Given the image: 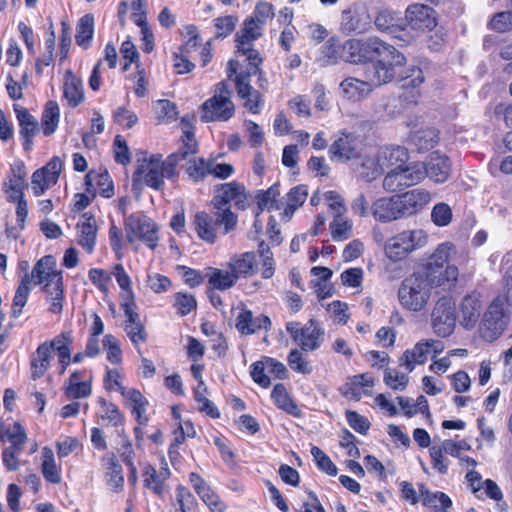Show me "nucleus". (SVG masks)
<instances>
[{"label":"nucleus","mask_w":512,"mask_h":512,"mask_svg":"<svg viewBox=\"0 0 512 512\" xmlns=\"http://www.w3.org/2000/svg\"><path fill=\"white\" fill-rule=\"evenodd\" d=\"M52 358V350L48 341L38 346L31 359V375L33 379L40 378L48 370Z\"/></svg>","instance_id":"34"},{"label":"nucleus","mask_w":512,"mask_h":512,"mask_svg":"<svg viewBox=\"0 0 512 512\" xmlns=\"http://www.w3.org/2000/svg\"><path fill=\"white\" fill-rule=\"evenodd\" d=\"M329 152L332 160L348 161L357 155L356 142L353 137L343 134L332 143Z\"/></svg>","instance_id":"29"},{"label":"nucleus","mask_w":512,"mask_h":512,"mask_svg":"<svg viewBox=\"0 0 512 512\" xmlns=\"http://www.w3.org/2000/svg\"><path fill=\"white\" fill-rule=\"evenodd\" d=\"M43 285L49 312L60 314L63 310L64 285L62 273L56 269V262L51 255L40 258L34 265L31 274L23 275L15 291L11 315L18 318L27 303L31 285Z\"/></svg>","instance_id":"2"},{"label":"nucleus","mask_w":512,"mask_h":512,"mask_svg":"<svg viewBox=\"0 0 512 512\" xmlns=\"http://www.w3.org/2000/svg\"><path fill=\"white\" fill-rule=\"evenodd\" d=\"M78 244L88 253L92 254L97 239V222L91 213H84L82 219L77 223Z\"/></svg>","instance_id":"22"},{"label":"nucleus","mask_w":512,"mask_h":512,"mask_svg":"<svg viewBox=\"0 0 512 512\" xmlns=\"http://www.w3.org/2000/svg\"><path fill=\"white\" fill-rule=\"evenodd\" d=\"M483 310L482 295L472 291L465 295L459 304V321L466 329L475 327Z\"/></svg>","instance_id":"17"},{"label":"nucleus","mask_w":512,"mask_h":512,"mask_svg":"<svg viewBox=\"0 0 512 512\" xmlns=\"http://www.w3.org/2000/svg\"><path fill=\"white\" fill-rule=\"evenodd\" d=\"M63 96L68 105L73 108L80 105L85 99L82 80L71 71H67L64 76Z\"/></svg>","instance_id":"27"},{"label":"nucleus","mask_w":512,"mask_h":512,"mask_svg":"<svg viewBox=\"0 0 512 512\" xmlns=\"http://www.w3.org/2000/svg\"><path fill=\"white\" fill-rule=\"evenodd\" d=\"M308 196L307 187L298 185L293 187L286 195V202L282 207L281 220L289 221L294 212L304 204Z\"/></svg>","instance_id":"32"},{"label":"nucleus","mask_w":512,"mask_h":512,"mask_svg":"<svg viewBox=\"0 0 512 512\" xmlns=\"http://www.w3.org/2000/svg\"><path fill=\"white\" fill-rule=\"evenodd\" d=\"M25 187V181L9 178V180L5 183V193L7 200L9 202H14L16 200L23 199Z\"/></svg>","instance_id":"63"},{"label":"nucleus","mask_w":512,"mask_h":512,"mask_svg":"<svg viewBox=\"0 0 512 512\" xmlns=\"http://www.w3.org/2000/svg\"><path fill=\"white\" fill-rule=\"evenodd\" d=\"M340 45L338 44V41L335 38H330L327 40L323 46L321 47V58L319 61L322 63V65H329L336 62L338 58V51H339Z\"/></svg>","instance_id":"62"},{"label":"nucleus","mask_w":512,"mask_h":512,"mask_svg":"<svg viewBox=\"0 0 512 512\" xmlns=\"http://www.w3.org/2000/svg\"><path fill=\"white\" fill-rule=\"evenodd\" d=\"M352 224L343 217V214L335 215L330 223L331 236L335 241H343L350 237Z\"/></svg>","instance_id":"49"},{"label":"nucleus","mask_w":512,"mask_h":512,"mask_svg":"<svg viewBox=\"0 0 512 512\" xmlns=\"http://www.w3.org/2000/svg\"><path fill=\"white\" fill-rule=\"evenodd\" d=\"M238 18L233 15H226L214 19V27L216 36L225 38L230 35L236 27Z\"/></svg>","instance_id":"58"},{"label":"nucleus","mask_w":512,"mask_h":512,"mask_svg":"<svg viewBox=\"0 0 512 512\" xmlns=\"http://www.w3.org/2000/svg\"><path fill=\"white\" fill-rule=\"evenodd\" d=\"M94 32V18L90 14L84 15L76 27V43L83 47H88Z\"/></svg>","instance_id":"46"},{"label":"nucleus","mask_w":512,"mask_h":512,"mask_svg":"<svg viewBox=\"0 0 512 512\" xmlns=\"http://www.w3.org/2000/svg\"><path fill=\"white\" fill-rule=\"evenodd\" d=\"M144 485L159 496L163 494V480L151 465H147L144 469Z\"/></svg>","instance_id":"61"},{"label":"nucleus","mask_w":512,"mask_h":512,"mask_svg":"<svg viewBox=\"0 0 512 512\" xmlns=\"http://www.w3.org/2000/svg\"><path fill=\"white\" fill-rule=\"evenodd\" d=\"M371 215L376 221L382 223L402 218L396 196L381 197L375 200L371 205Z\"/></svg>","instance_id":"24"},{"label":"nucleus","mask_w":512,"mask_h":512,"mask_svg":"<svg viewBox=\"0 0 512 512\" xmlns=\"http://www.w3.org/2000/svg\"><path fill=\"white\" fill-rule=\"evenodd\" d=\"M455 253V246L450 242H444L438 245L430 257V266L443 267L449 261L452 254Z\"/></svg>","instance_id":"52"},{"label":"nucleus","mask_w":512,"mask_h":512,"mask_svg":"<svg viewBox=\"0 0 512 512\" xmlns=\"http://www.w3.org/2000/svg\"><path fill=\"white\" fill-rule=\"evenodd\" d=\"M383 172V164L382 162H380L378 155L365 156L363 158L359 169V176L361 178H363L367 182H371L375 180Z\"/></svg>","instance_id":"43"},{"label":"nucleus","mask_w":512,"mask_h":512,"mask_svg":"<svg viewBox=\"0 0 512 512\" xmlns=\"http://www.w3.org/2000/svg\"><path fill=\"white\" fill-rule=\"evenodd\" d=\"M401 217H409L422 211L432 200V194L423 188H415L396 196Z\"/></svg>","instance_id":"16"},{"label":"nucleus","mask_w":512,"mask_h":512,"mask_svg":"<svg viewBox=\"0 0 512 512\" xmlns=\"http://www.w3.org/2000/svg\"><path fill=\"white\" fill-rule=\"evenodd\" d=\"M235 84L238 96L245 100L244 107L253 114H258L262 110L264 101L259 91L250 85L248 75L239 73L235 76Z\"/></svg>","instance_id":"20"},{"label":"nucleus","mask_w":512,"mask_h":512,"mask_svg":"<svg viewBox=\"0 0 512 512\" xmlns=\"http://www.w3.org/2000/svg\"><path fill=\"white\" fill-rule=\"evenodd\" d=\"M341 57L350 63L370 60V63H380L383 66L403 67L406 58L394 46L377 37L366 40H349L342 46Z\"/></svg>","instance_id":"4"},{"label":"nucleus","mask_w":512,"mask_h":512,"mask_svg":"<svg viewBox=\"0 0 512 512\" xmlns=\"http://www.w3.org/2000/svg\"><path fill=\"white\" fill-rule=\"evenodd\" d=\"M41 472L43 477L50 483L59 484L61 482L60 469L55 463L54 453L51 448L42 449Z\"/></svg>","instance_id":"38"},{"label":"nucleus","mask_w":512,"mask_h":512,"mask_svg":"<svg viewBox=\"0 0 512 512\" xmlns=\"http://www.w3.org/2000/svg\"><path fill=\"white\" fill-rule=\"evenodd\" d=\"M175 500L180 512H195L197 500L187 487L182 485L176 487Z\"/></svg>","instance_id":"47"},{"label":"nucleus","mask_w":512,"mask_h":512,"mask_svg":"<svg viewBox=\"0 0 512 512\" xmlns=\"http://www.w3.org/2000/svg\"><path fill=\"white\" fill-rule=\"evenodd\" d=\"M124 398L131 408L132 415L135 417L138 424L140 426L147 425L148 416L146 415V409L149 404L148 400L137 389H129L128 392L125 393Z\"/></svg>","instance_id":"31"},{"label":"nucleus","mask_w":512,"mask_h":512,"mask_svg":"<svg viewBox=\"0 0 512 512\" xmlns=\"http://www.w3.org/2000/svg\"><path fill=\"white\" fill-rule=\"evenodd\" d=\"M103 346L107 353V360L111 364L118 365L122 362V351L119 342L112 334L104 336Z\"/></svg>","instance_id":"56"},{"label":"nucleus","mask_w":512,"mask_h":512,"mask_svg":"<svg viewBox=\"0 0 512 512\" xmlns=\"http://www.w3.org/2000/svg\"><path fill=\"white\" fill-rule=\"evenodd\" d=\"M192 225L198 237L208 243L216 241L219 229H221L222 234L224 231V223L218 221L215 211L213 215L205 211L196 212Z\"/></svg>","instance_id":"19"},{"label":"nucleus","mask_w":512,"mask_h":512,"mask_svg":"<svg viewBox=\"0 0 512 512\" xmlns=\"http://www.w3.org/2000/svg\"><path fill=\"white\" fill-rule=\"evenodd\" d=\"M399 77L404 88H416L424 81L423 72L418 67H412L404 74L403 67L383 66L380 63H369L365 71V79L346 77L340 83L341 95L352 102H360L367 98L375 86L391 82Z\"/></svg>","instance_id":"3"},{"label":"nucleus","mask_w":512,"mask_h":512,"mask_svg":"<svg viewBox=\"0 0 512 512\" xmlns=\"http://www.w3.org/2000/svg\"><path fill=\"white\" fill-rule=\"evenodd\" d=\"M452 209L444 202H439L434 205L431 211V220L438 227H445L450 224L452 220Z\"/></svg>","instance_id":"53"},{"label":"nucleus","mask_w":512,"mask_h":512,"mask_svg":"<svg viewBox=\"0 0 512 512\" xmlns=\"http://www.w3.org/2000/svg\"><path fill=\"white\" fill-rule=\"evenodd\" d=\"M228 268L236 276V280L250 277L257 269L256 255L253 252L234 255L228 262Z\"/></svg>","instance_id":"25"},{"label":"nucleus","mask_w":512,"mask_h":512,"mask_svg":"<svg viewBox=\"0 0 512 512\" xmlns=\"http://www.w3.org/2000/svg\"><path fill=\"white\" fill-rule=\"evenodd\" d=\"M207 387L204 381H200L197 387L194 389V400L197 403V408L200 412H203L211 418H219L220 412L212 401L206 397Z\"/></svg>","instance_id":"42"},{"label":"nucleus","mask_w":512,"mask_h":512,"mask_svg":"<svg viewBox=\"0 0 512 512\" xmlns=\"http://www.w3.org/2000/svg\"><path fill=\"white\" fill-rule=\"evenodd\" d=\"M238 53L246 56V59L249 62V68L247 72H243L245 75H248V79H250L251 75H256L259 72V66L262 63V58L260 57L259 52L254 49L251 45H236Z\"/></svg>","instance_id":"50"},{"label":"nucleus","mask_w":512,"mask_h":512,"mask_svg":"<svg viewBox=\"0 0 512 512\" xmlns=\"http://www.w3.org/2000/svg\"><path fill=\"white\" fill-rule=\"evenodd\" d=\"M311 454L319 470L327 473L330 476H335L337 474L336 465L331 461L329 456L323 450L317 446H312Z\"/></svg>","instance_id":"54"},{"label":"nucleus","mask_w":512,"mask_h":512,"mask_svg":"<svg viewBox=\"0 0 512 512\" xmlns=\"http://www.w3.org/2000/svg\"><path fill=\"white\" fill-rule=\"evenodd\" d=\"M197 494L210 508L211 512H224L225 504L219 499V496L215 494L210 486L206 485L205 487H202Z\"/></svg>","instance_id":"59"},{"label":"nucleus","mask_w":512,"mask_h":512,"mask_svg":"<svg viewBox=\"0 0 512 512\" xmlns=\"http://www.w3.org/2000/svg\"><path fill=\"white\" fill-rule=\"evenodd\" d=\"M181 141L182 146L178 151L165 159L160 154L140 152L137 155V168L133 174V184L142 183L159 191L164 189L165 181L176 182L179 176L178 164L198 151V143L194 132L190 129L183 131Z\"/></svg>","instance_id":"1"},{"label":"nucleus","mask_w":512,"mask_h":512,"mask_svg":"<svg viewBox=\"0 0 512 512\" xmlns=\"http://www.w3.org/2000/svg\"><path fill=\"white\" fill-rule=\"evenodd\" d=\"M509 323L506 300L500 297L494 299L484 313L481 333L487 341H494L502 335Z\"/></svg>","instance_id":"10"},{"label":"nucleus","mask_w":512,"mask_h":512,"mask_svg":"<svg viewBox=\"0 0 512 512\" xmlns=\"http://www.w3.org/2000/svg\"><path fill=\"white\" fill-rule=\"evenodd\" d=\"M431 324L434 332L440 337H448L455 328V304L450 298H440L432 311Z\"/></svg>","instance_id":"14"},{"label":"nucleus","mask_w":512,"mask_h":512,"mask_svg":"<svg viewBox=\"0 0 512 512\" xmlns=\"http://www.w3.org/2000/svg\"><path fill=\"white\" fill-rule=\"evenodd\" d=\"M264 26L258 23L255 18H247L243 27L236 34L237 45H251L263 34Z\"/></svg>","instance_id":"37"},{"label":"nucleus","mask_w":512,"mask_h":512,"mask_svg":"<svg viewBox=\"0 0 512 512\" xmlns=\"http://www.w3.org/2000/svg\"><path fill=\"white\" fill-rule=\"evenodd\" d=\"M374 23L380 31L395 32L405 29L404 19L400 16V13L388 9L380 10Z\"/></svg>","instance_id":"36"},{"label":"nucleus","mask_w":512,"mask_h":512,"mask_svg":"<svg viewBox=\"0 0 512 512\" xmlns=\"http://www.w3.org/2000/svg\"><path fill=\"white\" fill-rule=\"evenodd\" d=\"M384 383L393 390L403 391L409 381L406 374L400 373L396 369L387 368L384 372Z\"/></svg>","instance_id":"55"},{"label":"nucleus","mask_w":512,"mask_h":512,"mask_svg":"<svg viewBox=\"0 0 512 512\" xmlns=\"http://www.w3.org/2000/svg\"><path fill=\"white\" fill-rule=\"evenodd\" d=\"M280 195L279 185H272L265 191H259L256 199L260 211L263 210H280L284 206V202L277 198Z\"/></svg>","instance_id":"39"},{"label":"nucleus","mask_w":512,"mask_h":512,"mask_svg":"<svg viewBox=\"0 0 512 512\" xmlns=\"http://www.w3.org/2000/svg\"><path fill=\"white\" fill-rule=\"evenodd\" d=\"M186 160V173L193 181H202L209 175V159L192 157Z\"/></svg>","instance_id":"45"},{"label":"nucleus","mask_w":512,"mask_h":512,"mask_svg":"<svg viewBox=\"0 0 512 512\" xmlns=\"http://www.w3.org/2000/svg\"><path fill=\"white\" fill-rule=\"evenodd\" d=\"M404 23L415 30H432L437 25L435 11L424 4H411L405 11Z\"/></svg>","instance_id":"18"},{"label":"nucleus","mask_w":512,"mask_h":512,"mask_svg":"<svg viewBox=\"0 0 512 512\" xmlns=\"http://www.w3.org/2000/svg\"><path fill=\"white\" fill-rule=\"evenodd\" d=\"M234 202L239 210H245L248 205V195L243 184L236 181L222 184L212 199L215 215L219 222L224 223L223 235L233 231L238 223V217L228 206Z\"/></svg>","instance_id":"5"},{"label":"nucleus","mask_w":512,"mask_h":512,"mask_svg":"<svg viewBox=\"0 0 512 512\" xmlns=\"http://www.w3.org/2000/svg\"><path fill=\"white\" fill-rule=\"evenodd\" d=\"M287 362L289 367L297 373L307 375L312 372V366L307 357L298 349H292L289 352Z\"/></svg>","instance_id":"51"},{"label":"nucleus","mask_w":512,"mask_h":512,"mask_svg":"<svg viewBox=\"0 0 512 512\" xmlns=\"http://www.w3.org/2000/svg\"><path fill=\"white\" fill-rule=\"evenodd\" d=\"M271 397L275 403V405L284 410L285 412L293 415L299 416L300 409L294 403V401L289 397L285 386L281 383L276 384L272 390Z\"/></svg>","instance_id":"40"},{"label":"nucleus","mask_w":512,"mask_h":512,"mask_svg":"<svg viewBox=\"0 0 512 512\" xmlns=\"http://www.w3.org/2000/svg\"><path fill=\"white\" fill-rule=\"evenodd\" d=\"M14 111L20 128L19 135L23 148L29 151L33 145V138L41 129L39 122L26 108L14 105Z\"/></svg>","instance_id":"21"},{"label":"nucleus","mask_w":512,"mask_h":512,"mask_svg":"<svg viewBox=\"0 0 512 512\" xmlns=\"http://www.w3.org/2000/svg\"><path fill=\"white\" fill-rule=\"evenodd\" d=\"M420 500L425 507L431 508L434 512H449L452 501L443 492H431L425 485H419Z\"/></svg>","instance_id":"28"},{"label":"nucleus","mask_w":512,"mask_h":512,"mask_svg":"<svg viewBox=\"0 0 512 512\" xmlns=\"http://www.w3.org/2000/svg\"><path fill=\"white\" fill-rule=\"evenodd\" d=\"M490 26L493 30L500 33L512 30V11L495 14L490 22Z\"/></svg>","instance_id":"64"},{"label":"nucleus","mask_w":512,"mask_h":512,"mask_svg":"<svg viewBox=\"0 0 512 512\" xmlns=\"http://www.w3.org/2000/svg\"><path fill=\"white\" fill-rule=\"evenodd\" d=\"M98 403L100 405L98 413L103 420L109 421L113 426H118L123 423V415L115 404L103 398H99Z\"/></svg>","instance_id":"48"},{"label":"nucleus","mask_w":512,"mask_h":512,"mask_svg":"<svg viewBox=\"0 0 512 512\" xmlns=\"http://www.w3.org/2000/svg\"><path fill=\"white\" fill-rule=\"evenodd\" d=\"M428 236L421 229L406 230L388 239L385 243L386 256L394 261H401L414 250L427 244Z\"/></svg>","instance_id":"8"},{"label":"nucleus","mask_w":512,"mask_h":512,"mask_svg":"<svg viewBox=\"0 0 512 512\" xmlns=\"http://www.w3.org/2000/svg\"><path fill=\"white\" fill-rule=\"evenodd\" d=\"M85 371L73 372L64 384L65 395L69 399L86 398L91 395V381L84 380Z\"/></svg>","instance_id":"26"},{"label":"nucleus","mask_w":512,"mask_h":512,"mask_svg":"<svg viewBox=\"0 0 512 512\" xmlns=\"http://www.w3.org/2000/svg\"><path fill=\"white\" fill-rule=\"evenodd\" d=\"M88 278L91 283L97 287L101 292L107 293L109 291V283L111 282V274L104 269L91 268L88 271Z\"/></svg>","instance_id":"60"},{"label":"nucleus","mask_w":512,"mask_h":512,"mask_svg":"<svg viewBox=\"0 0 512 512\" xmlns=\"http://www.w3.org/2000/svg\"><path fill=\"white\" fill-rule=\"evenodd\" d=\"M431 288L428 276L415 272L401 282L398 300L404 309L419 312L426 307L431 296Z\"/></svg>","instance_id":"6"},{"label":"nucleus","mask_w":512,"mask_h":512,"mask_svg":"<svg viewBox=\"0 0 512 512\" xmlns=\"http://www.w3.org/2000/svg\"><path fill=\"white\" fill-rule=\"evenodd\" d=\"M425 169V177L435 183H444L450 176L451 164L445 155L439 152H433L427 162L423 163Z\"/></svg>","instance_id":"23"},{"label":"nucleus","mask_w":512,"mask_h":512,"mask_svg":"<svg viewBox=\"0 0 512 512\" xmlns=\"http://www.w3.org/2000/svg\"><path fill=\"white\" fill-rule=\"evenodd\" d=\"M60 121V108L56 101H48L41 115L40 128L44 136H51L58 128Z\"/></svg>","instance_id":"35"},{"label":"nucleus","mask_w":512,"mask_h":512,"mask_svg":"<svg viewBox=\"0 0 512 512\" xmlns=\"http://www.w3.org/2000/svg\"><path fill=\"white\" fill-rule=\"evenodd\" d=\"M239 312L235 318V328L241 335H253L260 330L268 331L272 322L265 314L254 315V313L245 306L239 307Z\"/></svg>","instance_id":"15"},{"label":"nucleus","mask_w":512,"mask_h":512,"mask_svg":"<svg viewBox=\"0 0 512 512\" xmlns=\"http://www.w3.org/2000/svg\"><path fill=\"white\" fill-rule=\"evenodd\" d=\"M374 385L372 376L368 373L353 376L342 388L344 396L359 400L362 395H367V388Z\"/></svg>","instance_id":"30"},{"label":"nucleus","mask_w":512,"mask_h":512,"mask_svg":"<svg viewBox=\"0 0 512 512\" xmlns=\"http://www.w3.org/2000/svg\"><path fill=\"white\" fill-rule=\"evenodd\" d=\"M439 140V133L434 128H426L413 133L412 143L420 151L432 149Z\"/></svg>","instance_id":"44"},{"label":"nucleus","mask_w":512,"mask_h":512,"mask_svg":"<svg viewBox=\"0 0 512 512\" xmlns=\"http://www.w3.org/2000/svg\"><path fill=\"white\" fill-rule=\"evenodd\" d=\"M377 155L380 162L383 164L384 170L393 166L397 167L398 165H403L404 161L407 159L406 150L399 146L381 148Z\"/></svg>","instance_id":"41"},{"label":"nucleus","mask_w":512,"mask_h":512,"mask_svg":"<svg viewBox=\"0 0 512 512\" xmlns=\"http://www.w3.org/2000/svg\"><path fill=\"white\" fill-rule=\"evenodd\" d=\"M425 179V169L422 162L409 165H398L391 169L383 179V188L389 193L402 191L414 186Z\"/></svg>","instance_id":"9"},{"label":"nucleus","mask_w":512,"mask_h":512,"mask_svg":"<svg viewBox=\"0 0 512 512\" xmlns=\"http://www.w3.org/2000/svg\"><path fill=\"white\" fill-rule=\"evenodd\" d=\"M54 184L56 182L53 181V177L45 175L43 171L36 170L32 175L31 188L36 197L44 194Z\"/></svg>","instance_id":"57"},{"label":"nucleus","mask_w":512,"mask_h":512,"mask_svg":"<svg viewBox=\"0 0 512 512\" xmlns=\"http://www.w3.org/2000/svg\"><path fill=\"white\" fill-rule=\"evenodd\" d=\"M208 283L213 290L226 291L232 288L237 280L236 276L228 270L208 267L206 272Z\"/></svg>","instance_id":"33"},{"label":"nucleus","mask_w":512,"mask_h":512,"mask_svg":"<svg viewBox=\"0 0 512 512\" xmlns=\"http://www.w3.org/2000/svg\"><path fill=\"white\" fill-rule=\"evenodd\" d=\"M444 349V344L440 340L422 339L411 349H407L400 357L399 362L410 373L415 369L416 365L425 364L429 358L434 359Z\"/></svg>","instance_id":"12"},{"label":"nucleus","mask_w":512,"mask_h":512,"mask_svg":"<svg viewBox=\"0 0 512 512\" xmlns=\"http://www.w3.org/2000/svg\"><path fill=\"white\" fill-rule=\"evenodd\" d=\"M286 330L293 341L303 351H314L318 349L324 340V330L313 319L309 320L303 327L298 322H288Z\"/></svg>","instance_id":"13"},{"label":"nucleus","mask_w":512,"mask_h":512,"mask_svg":"<svg viewBox=\"0 0 512 512\" xmlns=\"http://www.w3.org/2000/svg\"><path fill=\"white\" fill-rule=\"evenodd\" d=\"M125 229L129 242L140 240L150 249H155L159 240L156 223L142 213L129 215L125 219Z\"/></svg>","instance_id":"11"},{"label":"nucleus","mask_w":512,"mask_h":512,"mask_svg":"<svg viewBox=\"0 0 512 512\" xmlns=\"http://www.w3.org/2000/svg\"><path fill=\"white\" fill-rule=\"evenodd\" d=\"M232 91L225 81L216 84L214 94L200 106L202 122H226L235 114Z\"/></svg>","instance_id":"7"}]
</instances>
